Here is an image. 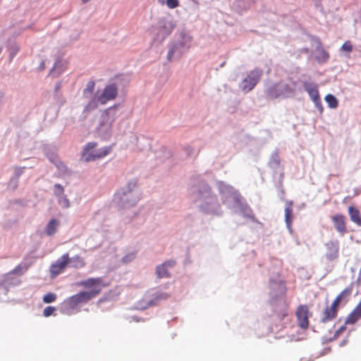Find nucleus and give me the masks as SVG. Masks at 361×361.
I'll list each match as a JSON object with an SVG mask.
<instances>
[{
  "mask_svg": "<svg viewBox=\"0 0 361 361\" xmlns=\"http://www.w3.org/2000/svg\"><path fill=\"white\" fill-rule=\"evenodd\" d=\"M169 297V295L165 293H158L155 295L154 300L150 302V305H156L159 301L161 300H166Z\"/></svg>",
  "mask_w": 361,
  "mask_h": 361,
  "instance_id": "a878e982",
  "label": "nucleus"
},
{
  "mask_svg": "<svg viewBox=\"0 0 361 361\" xmlns=\"http://www.w3.org/2000/svg\"><path fill=\"white\" fill-rule=\"evenodd\" d=\"M325 100L327 102V104H329V107H331V108H336V107H337V106H338V101H337L336 98L334 95H332L331 94H327L325 97Z\"/></svg>",
  "mask_w": 361,
  "mask_h": 361,
  "instance_id": "5701e85b",
  "label": "nucleus"
},
{
  "mask_svg": "<svg viewBox=\"0 0 361 361\" xmlns=\"http://www.w3.org/2000/svg\"><path fill=\"white\" fill-rule=\"evenodd\" d=\"M111 150V147H106L102 149H99L94 154L90 152H82V158L85 161H92L98 159H101L106 156L110 153Z\"/></svg>",
  "mask_w": 361,
  "mask_h": 361,
  "instance_id": "1a4fd4ad",
  "label": "nucleus"
},
{
  "mask_svg": "<svg viewBox=\"0 0 361 361\" xmlns=\"http://www.w3.org/2000/svg\"><path fill=\"white\" fill-rule=\"evenodd\" d=\"M166 6L169 8H175L179 6L178 0H166Z\"/></svg>",
  "mask_w": 361,
  "mask_h": 361,
  "instance_id": "c756f323",
  "label": "nucleus"
},
{
  "mask_svg": "<svg viewBox=\"0 0 361 361\" xmlns=\"http://www.w3.org/2000/svg\"><path fill=\"white\" fill-rule=\"evenodd\" d=\"M59 222L56 219H51L47 226L46 233L48 235H54L56 231Z\"/></svg>",
  "mask_w": 361,
  "mask_h": 361,
  "instance_id": "412c9836",
  "label": "nucleus"
},
{
  "mask_svg": "<svg viewBox=\"0 0 361 361\" xmlns=\"http://www.w3.org/2000/svg\"><path fill=\"white\" fill-rule=\"evenodd\" d=\"M269 95H270V97H271L272 98H276V96H274V95H272V94H271V91H270V92H269Z\"/></svg>",
  "mask_w": 361,
  "mask_h": 361,
  "instance_id": "4c0bfd02",
  "label": "nucleus"
},
{
  "mask_svg": "<svg viewBox=\"0 0 361 361\" xmlns=\"http://www.w3.org/2000/svg\"><path fill=\"white\" fill-rule=\"evenodd\" d=\"M133 320H135L137 322H140V321H144L143 319H138V318H136V317H133Z\"/></svg>",
  "mask_w": 361,
  "mask_h": 361,
  "instance_id": "e433bc0d",
  "label": "nucleus"
},
{
  "mask_svg": "<svg viewBox=\"0 0 361 361\" xmlns=\"http://www.w3.org/2000/svg\"><path fill=\"white\" fill-rule=\"evenodd\" d=\"M188 50V47L183 43H177L170 48L168 52L167 59L169 61L178 59Z\"/></svg>",
  "mask_w": 361,
  "mask_h": 361,
  "instance_id": "6e6552de",
  "label": "nucleus"
},
{
  "mask_svg": "<svg viewBox=\"0 0 361 361\" xmlns=\"http://www.w3.org/2000/svg\"><path fill=\"white\" fill-rule=\"evenodd\" d=\"M56 299V295L54 293H49L44 295L43 302L45 303H50L54 302Z\"/></svg>",
  "mask_w": 361,
  "mask_h": 361,
  "instance_id": "cd10ccee",
  "label": "nucleus"
},
{
  "mask_svg": "<svg viewBox=\"0 0 361 361\" xmlns=\"http://www.w3.org/2000/svg\"><path fill=\"white\" fill-rule=\"evenodd\" d=\"M305 89L309 94L312 100L317 104L320 101L317 86L313 83H305Z\"/></svg>",
  "mask_w": 361,
  "mask_h": 361,
  "instance_id": "2eb2a0df",
  "label": "nucleus"
},
{
  "mask_svg": "<svg viewBox=\"0 0 361 361\" xmlns=\"http://www.w3.org/2000/svg\"><path fill=\"white\" fill-rule=\"evenodd\" d=\"M175 27V25L171 21L162 20L160 22L159 32L163 35H169Z\"/></svg>",
  "mask_w": 361,
  "mask_h": 361,
  "instance_id": "a211bd4d",
  "label": "nucleus"
},
{
  "mask_svg": "<svg viewBox=\"0 0 361 361\" xmlns=\"http://www.w3.org/2000/svg\"><path fill=\"white\" fill-rule=\"evenodd\" d=\"M329 249L330 250V253L327 254V258L330 260L335 259L338 257V247L337 245L334 243H331L327 244Z\"/></svg>",
  "mask_w": 361,
  "mask_h": 361,
  "instance_id": "aec40b11",
  "label": "nucleus"
},
{
  "mask_svg": "<svg viewBox=\"0 0 361 361\" xmlns=\"http://www.w3.org/2000/svg\"><path fill=\"white\" fill-rule=\"evenodd\" d=\"M354 287V283H351L348 286L345 288L334 300L338 305L341 304L343 302L344 303L347 302L348 300V298L353 293Z\"/></svg>",
  "mask_w": 361,
  "mask_h": 361,
  "instance_id": "9b49d317",
  "label": "nucleus"
},
{
  "mask_svg": "<svg viewBox=\"0 0 361 361\" xmlns=\"http://www.w3.org/2000/svg\"><path fill=\"white\" fill-rule=\"evenodd\" d=\"M94 82L93 81H89L86 85L85 89L83 90V95L86 97H88L89 95H91L94 90Z\"/></svg>",
  "mask_w": 361,
  "mask_h": 361,
  "instance_id": "4be33fe9",
  "label": "nucleus"
},
{
  "mask_svg": "<svg viewBox=\"0 0 361 361\" xmlns=\"http://www.w3.org/2000/svg\"><path fill=\"white\" fill-rule=\"evenodd\" d=\"M96 146V142H89L85 145L83 152H89L90 149H94Z\"/></svg>",
  "mask_w": 361,
  "mask_h": 361,
  "instance_id": "473e14b6",
  "label": "nucleus"
},
{
  "mask_svg": "<svg viewBox=\"0 0 361 361\" xmlns=\"http://www.w3.org/2000/svg\"><path fill=\"white\" fill-rule=\"evenodd\" d=\"M288 315V310L287 305H285L284 307L276 312V320L282 321Z\"/></svg>",
  "mask_w": 361,
  "mask_h": 361,
  "instance_id": "b1692460",
  "label": "nucleus"
},
{
  "mask_svg": "<svg viewBox=\"0 0 361 361\" xmlns=\"http://www.w3.org/2000/svg\"><path fill=\"white\" fill-rule=\"evenodd\" d=\"M295 316L298 326L302 329H307L309 327V308L306 305H300L297 308Z\"/></svg>",
  "mask_w": 361,
  "mask_h": 361,
  "instance_id": "7ed1b4c3",
  "label": "nucleus"
},
{
  "mask_svg": "<svg viewBox=\"0 0 361 361\" xmlns=\"http://www.w3.org/2000/svg\"><path fill=\"white\" fill-rule=\"evenodd\" d=\"M293 202H288L285 208V220L287 226H290L293 221Z\"/></svg>",
  "mask_w": 361,
  "mask_h": 361,
  "instance_id": "6ab92c4d",
  "label": "nucleus"
},
{
  "mask_svg": "<svg viewBox=\"0 0 361 361\" xmlns=\"http://www.w3.org/2000/svg\"><path fill=\"white\" fill-rule=\"evenodd\" d=\"M118 94V87L116 84L106 85L100 95L98 96V101L101 104H105L107 102L114 99Z\"/></svg>",
  "mask_w": 361,
  "mask_h": 361,
  "instance_id": "20e7f679",
  "label": "nucleus"
},
{
  "mask_svg": "<svg viewBox=\"0 0 361 361\" xmlns=\"http://www.w3.org/2000/svg\"><path fill=\"white\" fill-rule=\"evenodd\" d=\"M71 267L75 269L82 268L85 266L86 262L83 257L80 255H75L73 257H69V264Z\"/></svg>",
  "mask_w": 361,
  "mask_h": 361,
  "instance_id": "f3484780",
  "label": "nucleus"
},
{
  "mask_svg": "<svg viewBox=\"0 0 361 361\" xmlns=\"http://www.w3.org/2000/svg\"><path fill=\"white\" fill-rule=\"evenodd\" d=\"M341 49L346 52H350L353 50V45L350 41H347L342 45Z\"/></svg>",
  "mask_w": 361,
  "mask_h": 361,
  "instance_id": "2f4dec72",
  "label": "nucleus"
},
{
  "mask_svg": "<svg viewBox=\"0 0 361 361\" xmlns=\"http://www.w3.org/2000/svg\"><path fill=\"white\" fill-rule=\"evenodd\" d=\"M361 318V299L345 319V324H353Z\"/></svg>",
  "mask_w": 361,
  "mask_h": 361,
  "instance_id": "f8f14e48",
  "label": "nucleus"
},
{
  "mask_svg": "<svg viewBox=\"0 0 361 361\" xmlns=\"http://www.w3.org/2000/svg\"><path fill=\"white\" fill-rule=\"evenodd\" d=\"M348 214L350 220L357 226H361V214L360 211L353 206H350L348 207Z\"/></svg>",
  "mask_w": 361,
  "mask_h": 361,
  "instance_id": "dca6fc26",
  "label": "nucleus"
},
{
  "mask_svg": "<svg viewBox=\"0 0 361 361\" xmlns=\"http://www.w3.org/2000/svg\"><path fill=\"white\" fill-rule=\"evenodd\" d=\"M120 198L122 205L126 207L133 206L137 202V197L136 195L130 191L128 192H123Z\"/></svg>",
  "mask_w": 361,
  "mask_h": 361,
  "instance_id": "ddd939ff",
  "label": "nucleus"
},
{
  "mask_svg": "<svg viewBox=\"0 0 361 361\" xmlns=\"http://www.w3.org/2000/svg\"><path fill=\"white\" fill-rule=\"evenodd\" d=\"M261 75L262 72L258 69L252 71L243 80L240 85L241 90L245 92H248L252 90L258 82Z\"/></svg>",
  "mask_w": 361,
  "mask_h": 361,
  "instance_id": "f03ea898",
  "label": "nucleus"
},
{
  "mask_svg": "<svg viewBox=\"0 0 361 361\" xmlns=\"http://www.w3.org/2000/svg\"><path fill=\"white\" fill-rule=\"evenodd\" d=\"M58 202L62 206L63 208H68L70 206V202L67 197L64 195L58 197Z\"/></svg>",
  "mask_w": 361,
  "mask_h": 361,
  "instance_id": "bb28decb",
  "label": "nucleus"
},
{
  "mask_svg": "<svg viewBox=\"0 0 361 361\" xmlns=\"http://www.w3.org/2000/svg\"><path fill=\"white\" fill-rule=\"evenodd\" d=\"M345 330V326H342L339 328V329L337 331L336 334H340L341 332H343V331Z\"/></svg>",
  "mask_w": 361,
  "mask_h": 361,
  "instance_id": "c9c22d12",
  "label": "nucleus"
},
{
  "mask_svg": "<svg viewBox=\"0 0 361 361\" xmlns=\"http://www.w3.org/2000/svg\"><path fill=\"white\" fill-rule=\"evenodd\" d=\"M312 41L316 48V60L319 62V64L326 63L329 59V54L323 48L322 42L317 37H312Z\"/></svg>",
  "mask_w": 361,
  "mask_h": 361,
  "instance_id": "39448f33",
  "label": "nucleus"
},
{
  "mask_svg": "<svg viewBox=\"0 0 361 361\" xmlns=\"http://www.w3.org/2000/svg\"><path fill=\"white\" fill-rule=\"evenodd\" d=\"M339 305L333 300L330 306H326L322 313L321 322L322 323H327L334 319L338 314Z\"/></svg>",
  "mask_w": 361,
  "mask_h": 361,
  "instance_id": "0eeeda50",
  "label": "nucleus"
},
{
  "mask_svg": "<svg viewBox=\"0 0 361 361\" xmlns=\"http://www.w3.org/2000/svg\"><path fill=\"white\" fill-rule=\"evenodd\" d=\"M82 1V3L85 4L88 1H90V0H81Z\"/></svg>",
  "mask_w": 361,
  "mask_h": 361,
  "instance_id": "58836bf2",
  "label": "nucleus"
},
{
  "mask_svg": "<svg viewBox=\"0 0 361 361\" xmlns=\"http://www.w3.org/2000/svg\"><path fill=\"white\" fill-rule=\"evenodd\" d=\"M176 264L175 261L169 260L164 262L162 264L159 265L156 269V274L157 277L159 279L169 277V274L168 272L167 268L169 267H173Z\"/></svg>",
  "mask_w": 361,
  "mask_h": 361,
  "instance_id": "4468645a",
  "label": "nucleus"
},
{
  "mask_svg": "<svg viewBox=\"0 0 361 361\" xmlns=\"http://www.w3.org/2000/svg\"><path fill=\"white\" fill-rule=\"evenodd\" d=\"M78 286L90 290L79 292L65 300L64 305L68 310H75L81 304L86 303L94 298L101 293L102 287L106 285L104 283L103 279L99 277L89 278L86 280L81 281L78 283Z\"/></svg>",
  "mask_w": 361,
  "mask_h": 361,
  "instance_id": "f257e3e1",
  "label": "nucleus"
},
{
  "mask_svg": "<svg viewBox=\"0 0 361 361\" xmlns=\"http://www.w3.org/2000/svg\"><path fill=\"white\" fill-rule=\"evenodd\" d=\"M69 264V255L66 253L63 255L54 264L50 267V273L52 277L59 275Z\"/></svg>",
  "mask_w": 361,
  "mask_h": 361,
  "instance_id": "423d86ee",
  "label": "nucleus"
},
{
  "mask_svg": "<svg viewBox=\"0 0 361 361\" xmlns=\"http://www.w3.org/2000/svg\"><path fill=\"white\" fill-rule=\"evenodd\" d=\"M98 102H99L98 101V97L97 98H93L86 105V106L85 107V111H92V110H94V109H97V106H98V104H97Z\"/></svg>",
  "mask_w": 361,
  "mask_h": 361,
  "instance_id": "393cba45",
  "label": "nucleus"
},
{
  "mask_svg": "<svg viewBox=\"0 0 361 361\" xmlns=\"http://www.w3.org/2000/svg\"><path fill=\"white\" fill-rule=\"evenodd\" d=\"M305 52H306V53H308V52H309L308 49H305Z\"/></svg>",
  "mask_w": 361,
  "mask_h": 361,
  "instance_id": "a19ab883",
  "label": "nucleus"
},
{
  "mask_svg": "<svg viewBox=\"0 0 361 361\" xmlns=\"http://www.w3.org/2000/svg\"><path fill=\"white\" fill-rule=\"evenodd\" d=\"M159 1L161 4H164V0H159Z\"/></svg>",
  "mask_w": 361,
  "mask_h": 361,
  "instance_id": "ea45409f",
  "label": "nucleus"
},
{
  "mask_svg": "<svg viewBox=\"0 0 361 361\" xmlns=\"http://www.w3.org/2000/svg\"><path fill=\"white\" fill-rule=\"evenodd\" d=\"M64 189L63 187L59 183L54 185V194L57 197L61 196L63 195Z\"/></svg>",
  "mask_w": 361,
  "mask_h": 361,
  "instance_id": "c85d7f7f",
  "label": "nucleus"
},
{
  "mask_svg": "<svg viewBox=\"0 0 361 361\" xmlns=\"http://www.w3.org/2000/svg\"><path fill=\"white\" fill-rule=\"evenodd\" d=\"M56 310V308L54 307L48 306L44 308L43 311V315L44 317H49Z\"/></svg>",
  "mask_w": 361,
  "mask_h": 361,
  "instance_id": "7c9ffc66",
  "label": "nucleus"
},
{
  "mask_svg": "<svg viewBox=\"0 0 361 361\" xmlns=\"http://www.w3.org/2000/svg\"><path fill=\"white\" fill-rule=\"evenodd\" d=\"M336 230L341 235L347 233L345 218L343 214H336L331 217Z\"/></svg>",
  "mask_w": 361,
  "mask_h": 361,
  "instance_id": "9d476101",
  "label": "nucleus"
},
{
  "mask_svg": "<svg viewBox=\"0 0 361 361\" xmlns=\"http://www.w3.org/2000/svg\"><path fill=\"white\" fill-rule=\"evenodd\" d=\"M273 164L275 165V166H279V164H280V161H279V159L278 158L277 156H276V157H274L273 159Z\"/></svg>",
  "mask_w": 361,
  "mask_h": 361,
  "instance_id": "f704fd0d",
  "label": "nucleus"
},
{
  "mask_svg": "<svg viewBox=\"0 0 361 361\" xmlns=\"http://www.w3.org/2000/svg\"><path fill=\"white\" fill-rule=\"evenodd\" d=\"M135 258V254L130 253L123 257V262H128Z\"/></svg>",
  "mask_w": 361,
  "mask_h": 361,
  "instance_id": "72a5a7b5",
  "label": "nucleus"
}]
</instances>
